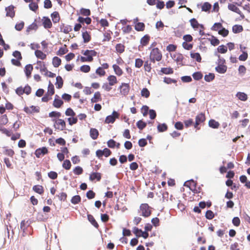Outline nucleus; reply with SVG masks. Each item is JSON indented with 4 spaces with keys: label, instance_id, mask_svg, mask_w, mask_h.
<instances>
[{
    "label": "nucleus",
    "instance_id": "f257e3e1",
    "mask_svg": "<svg viewBox=\"0 0 250 250\" xmlns=\"http://www.w3.org/2000/svg\"><path fill=\"white\" fill-rule=\"evenodd\" d=\"M82 53L84 56L80 57L81 62H92L93 61V57L97 55V52L94 50H86L83 51Z\"/></svg>",
    "mask_w": 250,
    "mask_h": 250
},
{
    "label": "nucleus",
    "instance_id": "f03ea898",
    "mask_svg": "<svg viewBox=\"0 0 250 250\" xmlns=\"http://www.w3.org/2000/svg\"><path fill=\"white\" fill-rule=\"evenodd\" d=\"M162 59V54L160 50L157 48H153L150 51L149 55L150 61L155 63V62H159Z\"/></svg>",
    "mask_w": 250,
    "mask_h": 250
},
{
    "label": "nucleus",
    "instance_id": "7ed1b4c3",
    "mask_svg": "<svg viewBox=\"0 0 250 250\" xmlns=\"http://www.w3.org/2000/svg\"><path fill=\"white\" fill-rule=\"evenodd\" d=\"M52 121L54 123L53 127L55 130L63 131L65 129L66 123L64 120L59 118H53Z\"/></svg>",
    "mask_w": 250,
    "mask_h": 250
},
{
    "label": "nucleus",
    "instance_id": "20e7f679",
    "mask_svg": "<svg viewBox=\"0 0 250 250\" xmlns=\"http://www.w3.org/2000/svg\"><path fill=\"white\" fill-rule=\"evenodd\" d=\"M139 212L144 217H148L151 214L150 208L147 204H142L140 206Z\"/></svg>",
    "mask_w": 250,
    "mask_h": 250
},
{
    "label": "nucleus",
    "instance_id": "39448f33",
    "mask_svg": "<svg viewBox=\"0 0 250 250\" xmlns=\"http://www.w3.org/2000/svg\"><path fill=\"white\" fill-rule=\"evenodd\" d=\"M15 91L16 94L19 96H21L24 93L26 95H29L31 92V88L29 85L27 84L24 87L22 86L18 87Z\"/></svg>",
    "mask_w": 250,
    "mask_h": 250
},
{
    "label": "nucleus",
    "instance_id": "423d86ee",
    "mask_svg": "<svg viewBox=\"0 0 250 250\" xmlns=\"http://www.w3.org/2000/svg\"><path fill=\"white\" fill-rule=\"evenodd\" d=\"M206 120V117L204 113H201L198 114L195 118V123L194 124V127L197 130H199L200 127H199V125L204 123Z\"/></svg>",
    "mask_w": 250,
    "mask_h": 250
},
{
    "label": "nucleus",
    "instance_id": "0eeeda50",
    "mask_svg": "<svg viewBox=\"0 0 250 250\" xmlns=\"http://www.w3.org/2000/svg\"><path fill=\"white\" fill-rule=\"evenodd\" d=\"M111 153V151L107 148H105L103 150L98 149L96 151V155L99 159H102L103 156L108 157Z\"/></svg>",
    "mask_w": 250,
    "mask_h": 250
},
{
    "label": "nucleus",
    "instance_id": "6e6552de",
    "mask_svg": "<svg viewBox=\"0 0 250 250\" xmlns=\"http://www.w3.org/2000/svg\"><path fill=\"white\" fill-rule=\"evenodd\" d=\"M237 6L238 5L236 4L235 3H229L228 8V9L230 11H232L239 15L242 18H244L245 16Z\"/></svg>",
    "mask_w": 250,
    "mask_h": 250
},
{
    "label": "nucleus",
    "instance_id": "1a4fd4ad",
    "mask_svg": "<svg viewBox=\"0 0 250 250\" xmlns=\"http://www.w3.org/2000/svg\"><path fill=\"white\" fill-rule=\"evenodd\" d=\"M119 89L120 93L124 96H126L129 92L130 85L129 83H123L119 87Z\"/></svg>",
    "mask_w": 250,
    "mask_h": 250
},
{
    "label": "nucleus",
    "instance_id": "9d476101",
    "mask_svg": "<svg viewBox=\"0 0 250 250\" xmlns=\"http://www.w3.org/2000/svg\"><path fill=\"white\" fill-rule=\"evenodd\" d=\"M119 117V113L117 112L114 111L112 112V115H109L106 117V118L105 120V123L106 124H110V123L112 124L115 122L116 119L118 118Z\"/></svg>",
    "mask_w": 250,
    "mask_h": 250
},
{
    "label": "nucleus",
    "instance_id": "9b49d317",
    "mask_svg": "<svg viewBox=\"0 0 250 250\" xmlns=\"http://www.w3.org/2000/svg\"><path fill=\"white\" fill-rule=\"evenodd\" d=\"M23 110L28 114H31L34 113H39L40 112V107L32 105L30 106H25L23 108Z\"/></svg>",
    "mask_w": 250,
    "mask_h": 250
},
{
    "label": "nucleus",
    "instance_id": "f8f14e48",
    "mask_svg": "<svg viewBox=\"0 0 250 250\" xmlns=\"http://www.w3.org/2000/svg\"><path fill=\"white\" fill-rule=\"evenodd\" d=\"M189 22L191 27L195 30H197L198 28L205 29L204 25L200 24L195 18L190 19Z\"/></svg>",
    "mask_w": 250,
    "mask_h": 250
},
{
    "label": "nucleus",
    "instance_id": "ddd939ff",
    "mask_svg": "<svg viewBox=\"0 0 250 250\" xmlns=\"http://www.w3.org/2000/svg\"><path fill=\"white\" fill-rule=\"evenodd\" d=\"M48 152L47 148L45 147H42L36 149L35 152V154L37 158H40L42 155L47 154Z\"/></svg>",
    "mask_w": 250,
    "mask_h": 250
},
{
    "label": "nucleus",
    "instance_id": "4468645a",
    "mask_svg": "<svg viewBox=\"0 0 250 250\" xmlns=\"http://www.w3.org/2000/svg\"><path fill=\"white\" fill-rule=\"evenodd\" d=\"M42 25L45 29L51 28L52 26V22L48 17H43L42 19Z\"/></svg>",
    "mask_w": 250,
    "mask_h": 250
},
{
    "label": "nucleus",
    "instance_id": "2eb2a0df",
    "mask_svg": "<svg viewBox=\"0 0 250 250\" xmlns=\"http://www.w3.org/2000/svg\"><path fill=\"white\" fill-rule=\"evenodd\" d=\"M63 102L62 100L60 97L58 95H56L55 99L53 103V105L57 108H60L63 104Z\"/></svg>",
    "mask_w": 250,
    "mask_h": 250
},
{
    "label": "nucleus",
    "instance_id": "dca6fc26",
    "mask_svg": "<svg viewBox=\"0 0 250 250\" xmlns=\"http://www.w3.org/2000/svg\"><path fill=\"white\" fill-rule=\"evenodd\" d=\"M82 37L84 43L89 42L91 40L90 32L86 30L83 31L82 32Z\"/></svg>",
    "mask_w": 250,
    "mask_h": 250
},
{
    "label": "nucleus",
    "instance_id": "f3484780",
    "mask_svg": "<svg viewBox=\"0 0 250 250\" xmlns=\"http://www.w3.org/2000/svg\"><path fill=\"white\" fill-rule=\"evenodd\" d=\"M102 178V174L99 172H92L89 176V180L93 181L96 180L97 181H100Z\"/></svg>",
    "mask_w": 250,
    "mask_h": 250
},
{
    "label": "nucleus",
    "instance_id": "a211bd4d",
    "mask_svg": "<svg viewBox=\"0 0 250 250\" xmlns=\"http://www.w3.org/2000/svg\"><path fill=\"white\" fill-rule=\"evenodd\" d=\"M112 68L115 74L118 76H122L124 71L123 69L117 64H114L112 65Z\"/></svg>",
    "mask_w": 250,
    "mask_h": 250
},
{
    "label": "nucleus",
    "instance_id": "6ab92c4d",
    "mask_svg": "<svg viewBox=\"0 0 250 250\" xmlns=\"http://www.w3.org/2000/svg\"><path fill=\"white\" fill-rule=\"evenodd\" d=\"M33 190L37 193L42 195L44 193V188L42 185H35L32 188Z\"/></svg>",
    "mask_w": 250,
    "mask_h": 250
},
{
    "label": "nucleus",
    "instance_id": "aec40b11",
    "mask_svg": "<svg viewBox=\"0 0 250 250\" xmlns=\"http://www.w3.org/2000/svg\"><path fill=\"white\" fill-rule=\"evenodd\" d=\"M14 6L10 5L5 8L6 11V16L13 18L15 16V11L14 10Z\"/></svg>",
    "mask_w": 250,
    "mask_h": 250
},
{
    "label": "nucleus",
    "instance_id": "412c9836",
    "mask_svg": "<svg viewBox=\"0 0 250 250\" xmlns=\"http://www.w3.org/2000/svg\"><path fill=\"white\" fill-rule=\"evenodd\" d=\"M61 31L65 34H67L72 30L71 25L62 24L60 26Z\"/></svg>",
    "mask_w": 250,
    "mask_h": 250
},
{
    "label": "nucleus",
    "instance_id": "4be33fe9",
    "mask_svg": "<svg viewBox=\"0 0 250 250\" xmlns=\"http://www.w3.org/2000/svg\"><path fill=\"white\" fill-rule=\"evenodd\" d=\"M33 69L32 64H27L25 66L24 72L27 78L31 77V72Z\"/></svg>",
    "mask_w": 250,
    "mask_h": 250
},
{
    "label": "nucleus",
    "instance_id": "5701e85b",
    "mask_svg": "<svg viewBox=\"0 0 250 250\" xmlns=\"http://www.w3.org/2000/svg\"><path fill=\"white\" fill-rule=\"evenodd\" d=\"M107 80L108 82V83L112 86L118 83L116 77L113 75H109L107 77Z\"/></svg>",
    "mask_w": 250,
    "mask_h": 250
},
{
    "label": "nucleus",
    "instance_id": "b1692460",
    "mask_svg": "<svg viewBox=\"0 0 250 250\" xmlns=\"http://www.w3.org/2000/svg\"><path fill=\"white\" fill-rule=\"evenodd\" d=\"M150 41V36L148 35H145L140 40V43L143 46L147 45Z\"/></svg>",
    "mask_w": 250,
    "mask_h": 250
},
{
    "label": "nucleus",
    "instance_id": "393cba45",
    "mask_svg": "<svg viewBox=\"0 0 250 250\" xmlns=\"http://www.w3.org/2000/svg\"><path fill=\"white\" fill-rule=\"evenodd\" d=\"M173 59L177 62H182L184 57L183 55L180 53L176 52L172 56Z\"/></svg>",
    "mask_w": 250,
    "mask_h": 250
},
{
    "label": "nucleus",
    "instance_id": "a878e982",
    "mask_svg": "<svg viewBox=\"0 0 250 250\" xmlns=\"http://www.w3.org/2000/svg\"><path fill=\"white\" fill-rule=\"evenodd\" d=\"M99 133L98 130L96 128H91L90 130V136L93 140H96L98 138Z\"/></svg>",
    "mask_w": 250,
    "mask_h": 250
},
{
    "label": "nucleus",
    "instance_id": "bb28decb",
    "mask_svg": "<svg viewBox=\"0 0 250 250\" xmlns=\"http://www.w3.org/2000/svg\"><path fill=\"white\" fill-rule=\"evenodd\" d=\"M216 71L221 74L225 73L227 70V66L225 65L219 64L215 68Z\"/></svg>",
    "mask_w": 250,
    "mask_h": 250
},
{
    "label": "nucleus",
    "instance_id": "cd10ccee",
    "mask_svg": "<svg viewBox=\"0 0 250 250\" xmlns=\"http://www.w3.org/2000/svg\"><path fill=\"white\" fill-rule=\"evenodd\" d=\"M102 100L101 94L100 92L97 91L95 93L93 97L91 99L92 103H97Z\"/></svg>",
    "mask_w": 250,
    "mask_h": 250
},
{
    "label": "nucleus",
    "instance_id": "c85d7f7f",
    "mask_svg": "<svg viewBox=\"0 0 250 250\" xmlns=\"http://www.w3.org/2000/svg\"><path fill=\"white\" fill-rule=\"evenodd\" d=\"M51 17L52 20L54 23H58L59 22L60 20V17L58 12L55 11L51 14Z\"/></svg>",
    "mask_w": 250,
    "mask_h": 250
},
{
    "label": "nucleus",
    "instance_id": "c756f323",
    "mask_svg": "<svg viewBox=\"0 0 250 250\" xmlns=\"http://www.w3.org/2000/svg\"><path fill=\"white\" fill-rule=\"evenodd\" d=\"M125 46L122 43H118L115 46V49L117 53L119 54L123 53L125 50Z\"/></svg>",
    "mask_w": 250,
    "mask_h": 250
},
{
    "label": "nucleus",
    "instance_id": "7c9ffc66",
    "mask_svg": "<svg viewBox=\"0 0 250 250\" xmlns=\"http://www.w3.org/2000/svg\"><path fill=\"white\" fill-rule=\"evenodd\" d=\"M35 54L37 58L41 60H44L46 58V55L42 51L37 50L35 52Z\"/></svg>",
    "mask_w": 250,
    "mask_h": 250
},
{
    "label": "nucleus",
    "instance_id": "2f4dec72",
    "mask_svg": "<svg viewBox=\"0 0 250 250\" xmlns=\"http://www.w3.org/2000/svg\"><path fill=\"white\" fill-rule=\"evenodd\" d=\"M134 28L137 31H143L145 29V25L143 22H137L135 24Z\"/></svg>",
    "mask_w": 250,
    "mask_h": 250
},
{
    "label": "nucleus",
    "instance_id": "473e14b6",
    "mask_svg": "<svg viewBox=\"0 0 250 250\" xmlns=\"http://www.w3.org/2000/svg\"><path fill=\"white\" fill-rule=\"evenodd\" d=\"M236 96L238 98L239 100L242 101H246L248 99L247 95L244 92H238L236 94Z\"/></svg>",
    "mask_w": 250,
    "mask_h": 250
},
{
    "label": "nucleus",
    "instance_id": "72a5a7b5",
    "mask_svg": "<svg viewBox=\"0 0 250 250\" xmlns=\"http://www.w3.org/2000/svg\"><path fill=\"white\" fill-rule=\"evenodd\" d=\"M208 125L212 128H218L220 126V124L215 120L211 119L208 122Z\"/></svg>",
    "mask_w": 250,
    "mask_h": 250
},
{
    "label": "nucleus",
    "instance_id": "f704fd0d",
    "mask_svg": "<svg viewBox=\"0 0 250 250\" xmlns=\"http://www.w3.org/2000/svg\"><path fill=\"white\" fill-rule=\"evenodd\" d=\"M211 4L208 2H204L202 5V11L205 12H209L211 8Z\"/></svg>",
    "mask_w": 250,
    "mask_h": 250
},
{
    "label": "nucleus",
    "instance_id": "c9c22d12",
    "mask_svg": "<svg viewBox=\"0 0 250 250\" xmlns=\"http://www.w3.org/2000/svg\"><path fill=\"white\" fill-rule=\"evenodd\" d=\"M62 60L58 57H54L52 59V64L54 67H58L61 64Z\"/></svg>",
    "mask_w": 250,
    "mask_h": 250
},
{
    "label": "nucleus",
    "instance_id": "e433bc0d",
    "mask_svg": "<svg viewBox=\"0 0 250 250\" xmlns=\"http://www.w3.org/2000/svg\"><path fill=\"white\" fill-rule=\"evenodd\" d=\"M87 218L88 221L92 224L93 226H94L96 228L98 229L99 228V225L98 223L95 220L94 217L90 214H88L87 215Z\"/></svg>",
    "mask_w": 250,
    "mask_h": 250
},
{
    "label": "nucleus",
    "instance_id": "4c0bfd02",
    "mask_svg": "<svg viewBox=\"0 0 250 250\" xmlns=\"http://www.w3.org/2000/svg\"><path fill=\"white\" fill-rule=\"evenodd\" d=\"M95 73L100 77H104L105 75L106 72L105 70L102 68L101 66L98 67Z\"/></svg>",
    "mask_w": 250,
    "mask_h": 250
},
{
    "label": "nucleus",
    "instance_id": "58836bf2",
    "mask_svg": "<svg viewBox=\"0 0 250 250\" xmlns=\"http://www.w3.org/2000/svg\"><path fill=\"white\" fill-rule=\"evenodd\" d=\"M55 93V89L53 84L49 82L48 86L47 94L52 96Z\"/></svg>",
    "mask_w": 250,
    "mask_h": 250
},
{
    "label": "nucleus",
    "instance_id": "ea45409f",
    "mask_svg": "<svg viewBox=\"0 0 250 250\" xmlns=\"http://www.w3.org/2000/svg\"><path fill=\"white\" fill-rule=\"evenodd\" d=\"M144 68L146 72L150 73L151 71L152 67L151 63L148 60L144 62Z\"/></svg>",
    "mask_w": 250,
    "mask_h": 250
},
{
    "label": "nucleus",
    "instance_id": "a19ab883",
    "mask_svg": "<svg viewBox=\"0 0 250 250\" xmlns=\"http://www.w3.org/2000/svg\"><path fill=\"white\" fill-rule=\"evenodd\" d=\"M63 80L62 78L59 76L56 77V83L55 84L56 85V87L57 88L60 89L62 87L63 85Z\"/></svg>",
    "mask_w": 250,
    "mask_h": 250
},
{
    "label": "nucleus",
    "instance_id": "79ce46f5",
    "mask_svg": "<svg viewBox=\"0 0 250 250\" xmlns=\"http://www.w3.org/2000/svg\"><path fill=\"white\" fill-rule=\"evenodd\" d=\"M0 131L8 137H10L12 135V131L6 129L1 125H0Z\"/></svg>",
    "mask_w": 250,
    "mask_h": 250
},
{
    "label": "nucleus",
    "instance_id": "37998d69",
    "mask_svg": "<svg viewBox=\"0 0 250 250\" xmlns=\"http://www.w3.org/2000/svg\"><path fill=\"white\" fill-rule=\"evenodd\" d=\"M160 71L165 74H172L174 72L173 69L171 67L162 68Z\"/></svg>",
    "mask_w": 250,
    "mask_h": 250
},
{
    "label": "nucleus",
    "instance_id": "c03bdc74",
    "mask_svg": "<svg viewBox=\"0 0 250 250\" xmlns=\"http://www.w3.org/2000/svg\"><path fill=\"white\" fill-rule=\"evenodd\" d=\"M68 51L66 45L61 47L59 48V50L57 52V54L59 56H62L66 54Z\"/></svg>",
    "mask_w": 250,
    "mask_h": 250
},
{
    "label": "nucleus",
    "instance_id": "a18cd8bd",
    "mask_svg": "<svg viewBox=\"0 0 250 250\" xmlns=\"http://www.w3.org/2000/svg\"><path fill=\"white\" fill-rule=\"evenodd\" d=\"M112 34V32L110 31H107L105 32L104 34V39L103 41L104 42H108L111 39V35Z\"/></svg>",
    "mask_w": 250,
    "mask_h": 250
},
{
    "label": "nucleus",
    "instance_id": "49530a36",
    "mask_svg": "<svg viewBox=\"0 0 250 250\" xmlns=\"http://www.w3.org/2000/svg\"><path fill=\"white\" fill-rule=\"evenodd\" d=\"M78 21L80 23L85 22L87 24H89L91 22V19L89 17L84 18L83 17H80L78 19Z\"/></svg>",
    "mask_w": 250,
    "mask_h": 250
},
{
    "label": "nucleus",
    "instance_id": "de8ad7c7",
    "mask_svg": "<svg viewBox=\"0 0 250 250\" xmlns=\"http://www.w3.org/2000/svg\"><path fill=\"white\" fill-rule=\"evenodd\" d=\"M243 30V28L241 25H234L232 27V31L234 33H238L242 32Z\"/></svg>",
    "mask_w": 250,
    "mask_h": 250
},
{
    "label": "nucleus",
    "instance_id": "09e8293b",
    "mask_svg": "<svg viewBox=\"0 0 250 250\" xmlns=\"http://www.w3.org/2000/svg\"><path fill=\"white\" fill-rule=\"evenodd\" d=\"M168 128L167 125L164 124H159L157 126V129L159 132H164L167 130Z\"/></svg>",
    "mask_w": 250,
    "mask_h": 250
},
{
    "label": "nucleus",
    "instance_id": "8fccbe9b",
    "mask_svg": "<svg viewBox=\"0 0 250 250\" xmlns=\"http://www.w3.org/2000/svg\"><path fill=\"white\" fill-rule=\"evenodd\" d=\"M190 57L198 62H201L202 58L199 53H191Z\"/></svg>",
    "mask_w": 250,
    "mask_h": 250
},
{
    "label": "nucleus",
    "instance_id": "3c124183",
    "mask_svg": "<svg viewBox=\"0 0 250 250\" xmlns=\"http://www.w3.org/2000/svg\"><path fill=\"white\" fill-rule=\"evenodd\" d=\"M29 8L31 10L36 12L39 8L38 4L37 2L32 1L29 4Z\"/></svg>",
    "mask_w": 250,
    "mask_h": 250
},
{
    "label": "nucleus",
    "instance_id": "603ef678",
    "mask_svg": "<svg viewBox=\"0 0 250 250\" xmlns=\"http://www.w3.org/2000/svg\"><path fill=\"white\" fill-rule=\"evenodd\" d=\"M208 40L210 41V43L213 46L218 45L220 43L219 40L213 36H211V38L210 39H208Z\"/></svg>",
    "mask_w": 250,
    "mask_h": 250
},
{
    "label": "nucleus",
    "instance_id": "864d4df0",
    "mask_svg": "<svg viewBox=\"0 0 250 250\" xmlns=\"http://www.w3.org/2000/svg\"><path fill=\"white\" fill-rule=\"evenodd\" d=\"M38 28V27L37 23L34 22L28 26L26 29V32L29 33L31 30H36Z\"/></svg>",
    "mask_w": 250,
    "mask_h": 250
},
{
    "label": "nucleus",
    "instance_id": "5fc2aeb1",
    "mask_svg": "<svg viewBox=\"0 0 250 250\" xmlns=\"http://www.w3.org/2000/svg\"><path fill=\"white\" fill-rule=\"evenodd\" d=\"M81 201V198L80 195L74 196L71 199V202L74 205L79 204Z\"/></svg>",
    "mask_w": 250,
    "mask_h": 250
},
{
    "label": "nucleus",
    "instance_id": "6e6d98bb",
    "mask_svg": "<svg viewBox=\"0 0 250 250\" xmlns=\"http://www.w3.org/2000/svg\"><path fill=\"white\" fill-rule=\"evenodd\" d=\"M61 113L58 111H52L49 113V117L59 119L61 116Z\"/></svg>",
    "mask_w": 250,
    "mask_h": 250
},
{
    "label": "nucleus",
    "instance_id": "4d7b16f0",
    "mask_svg": "<svg viewBox=\"0 0 250 250\" xmlns=\"http://www.w3.org/2000/svg\"><path fill=\"white\" fill-rule=\"evenodd\" d=\"M141 94L142 97L147 98L150 95L149 91L146 88H143L141 92Z\"/></svg>",
    "mask_w": 250,
    "mask_h": 250
},
{
    "label": "nucleus",
    "instance_id": "13d9d810",
    "mask_svg": "<svg viewBox=\"0 0 250 250\" xmlns=\"http://www.w3.org/2000/svg\"><path fill=\"white\" fill-rule=\"evenodd\" d=\"M222 24L220 22L215 23L212 26L211 29L213 31H218L222 28Z\"/></svg>",
    "mask_w": 250,
    "mask_h": 250
},
{
    "label": "nucleus",
    "instance_id": "bf43d9fd",
    "mask_svg": "<svg viewBox=\"0 0 250 250\" xmlns=\"http://www.w3.org/2000/svg\"><path fill=\"white\" fill-rule=\"evenodd\" d=\"M143 63H144V61H143L142 59H141L140 58H137V59H135V66L136 68H141L143 66Z\"/></svg>",
    "mask_w": 250,
    "mask_h": 250
},
{
    "label": "nucleus",
    "instance_id": "052dcab7",
    "mask_svg": "<svg viewBox=\"0 0 250 250\" xmlns=\"http://www.w3.org/2000/svg\"><path fill=\"white\" fill-rule=\"evenodd\" d=\"M91 69V67L88 65H83L80 68V70L81 72L83 73H88Z\"/></svg>",
    "mask_w": 250,
    "mask_h": 250
},
{
    "label": "nucleus",
    "instance_id": "680f3d73",
    "mask_svg": "<svg viewBox=\"0 0 250 250\" xmlns=\"http://www.w3.org/2000/svg\"><path fill=\"white\" fill-rule=\"evenodd\" d=\"M136 125L140 130H143L146 126V124L142 120H139L137 122Z\"/></svg>",
    "mask_w": 250,
    "mask_h": 250
},
{
    "label": "nucleus",
    "instance_id": "e2e57ef3",
    "mask_svg": "<svg viewBox=\"0 0 250 250\" xmlns=\"http://www.w3.org/2000/svg\"><path fill=\"white\" fill-rule=\"evenodd\" d=\"M71 167V162L69 160H65L63 161L62 164V167L66 169L69 170L70 169Z\"/></svg>",
    "mask_w": 250,
    "mask_h": 250
},
{
    "label": "nucleus",
    "instance_id": "0e129e2a",
    "mask_svg": "<svg viewBox=\"0 0 250 250\" xmlns=\"http://www.w3.org/2000/svg\"><path fill=\"white\" fill-rule=\"evenodd\" d=\"M65 114L67 116H70V117H74L76 116V113L75 112L73 111V110L69 107V108H68L65 112Z\"/></svg>",
    "mask_w": 250,
    "mask_h": 250
},
{
    "label": "nucleus",
    "instance_id": "69168bd1",
    "mask_svg": "<svg viewBox=\"0 0 250 250\" xmlns=\"http://www.w3.org/2000/svg\"><path fill=\"white\" fill-rule=\"evenodd\" d=\"M3 153L5 155H6L8 156H10L11 157H13L14 155L15 154L14 151L12 149H8L6 148L5 149L4 151H3Z\"/></svg>",
    "mask_w": 250,
    "mask_h": 250
},
{
    "label": "nucleus",
    "instance_id": "338daca9",
    "mask_svg": "<svg viewBox=\"0 0 250 250\" xmlns=\"http://www.w3.org/2000/svg\"><path fill=\"white\" fill-rule=\"evenodd\" d=\"M69 124L72 125L74 124H76L78 122V119L76 117H71L67 119Z\"/></svg>",
    "mask_w": 250,
    "mask_h": 250
},
{
    "label": "nucleus",
    "instance_id": "774afa93",
    "mask_svg": "<svg viewBox=\"0 0 250 250\" xmlns=\"http://www.w3.org/2000/svg\"><path fill=\"white\" fill-rule=\"evenodd\" d=\"M73 172L76 175H81L83 172V169L81 167L77 166L73 169Z\"/></svg>",
    "mask_w": 250,
    "mask_h": 250
}]
</instances>
